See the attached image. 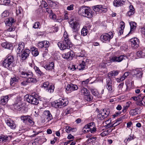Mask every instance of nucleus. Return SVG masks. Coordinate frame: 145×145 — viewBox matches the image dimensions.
<instances>
[{
    "label": "nucleus",
    "mask_w": 145,
    "mask_h": 145,
    "mask_svg": "<svg viewBox=\"0 0 145 145\" xmlns=\"http://www.w3.org/2000/svg\"><path fill=\"white\" fill-rule=\"evenodd\" d=\"M78 89V87L76 85L72 83L67 85L66 90L68 92H71L73 91L76 90Z\"/></svg>",
    "instance_id": "18"
},
{
    "label": "nucleus",
    "mask_w": 145,
    "mask_h": 145,
    "mask_svg": "<svg viewBox=\"0 0 145 145\" xmlns=\"http://www.w3.org/2000/svg\"><path fill=\"white\" fill-rule=\"evenodd\" d=\"M72 51H70L67 53H66L62 54V56L65 59L70 60L72 59L73 56Z\"/></svg>",
    "instance_id": "20"
},
{
    "label": "nucleus",
    "mask_w": 145,
    "mask_h": 145,
    "mask_svg": "<svg viewBox=\"0 0 145 145\" xmlns=\"http://www.w3.org/2000/svg\"><path fill=\"white\" fill-rule=\"evenodd\" d=\"M14 61L13 56H8L5 59L3 63V65L7 69H10L12 66V64Z\"/></svg>",
    "instance_id": "7"
},
{
    "label": "nucleus",
    "mask_w": 145,
    "mask_h": 145,
    "mask_svg": "<svg viewBox=\"0 0 145 145\" xmlns=\"http://www.w3.org/2000/svg\"><path fill=\"white\" fill-rule=\"evenodd\" d=\"M125 84L127 89H130L131 88L132 86L131 82H130L129 81L127 82H126Z\"/></svg>",
    "instance_id": "57"
},
{
    "label": "nucleus",
    "mask_w": 145,
    "mask_h": 145,
    "mask_svg": "<svg viewBox=\"0 0 145 145\" xmlns=\"http://www.w3.org/2000/svg\"><path fill=\"white\" fill-rule=\"evenodd\" d=\"M113 33L110 32L108 33H105L103 36H101V39L103 42H110V40L113 38Z\"/></svg>",
    "instance_id": "11"
},
{
    "label": "nucleus",
    "mask_w": 145,
    "mask_h": 145,
    "mask_svg": "<svg viewBox=\"0 0 145 145\" xmlns=\"http://www.w3.org/2000/svg\"><path fill=\"white\" fill-rule=\"evenodd\" d=\"M131 45L132 47L135 48H137L139 46V40L137 38L135 37L132 38L130 40Z\"/></svg>",
    "instance_id": "17"
},
{
    "label": "nucleus",
    "mask_w": 145,
    "mask_h": 145,
    "mask_svg": "<svg viewBox=\"0 0 145 145\" xmlns=\"http://www.w3.org/2000/svg\"><path fill=\"white\" fill-rule=\"evenodd\" d=\"M102 110L101 113L97 114V117L98 119L102 120L108 116L109 113L107 112L106 109H103Z\"/></svg>",
    "instance_id": "14"
},
{
    "label": "nucleus",
    "mask_w": 145,
    "mask_h": 145,
    "mask_svg": "<svg viewBox=\"0 0 145 145\" xmlns=\"http://www.w3.org/2000/svg\"><path fill=\"white\" fill-rule=\"evenodd\" d=\"M24 48V43L23 42H20L18 45V47L17 49L18 53L20 54L21 52Z\"/></svg>",
    "instance_id": "30"
},
{
    "label": "nucleus",
    "mask_w": 145,
    "mask_h": 145,
    "mask_svg": "<svg viewBox=\"0 0 145 145\" xmlns=\"http://www.w3.org/2000/svg\"><path fill=\"white\" fill-rule=\"evenodd\" d=\"M18 79L15 77L11 78L10 79V84L11 86H14L16 82L18 81Z\"/></svg>",
    "instance_id": "41"
},
{
    "label": "nucleus",
    "mask_w": 145,
    "mask_h": 145,
    "mask_svg": "<svg viewBox=\"0 0 145 145\" xmlns=\"http://www.w3.org/2000/svg\"><path fill=\"white\" fill-rule=\"evenodd\" d=\"M6 122L8 126L12 129H15L16 127V125L14 122L11 120H7Z\"/></svg>",
    "instance_id": "26"
},
{
    "label": "nucleus",
    "mask_w": 145,
    "mask_h": 145,
    "mask_svg": "<svg viewBox=\"0 0 145 145\" xmlns=\"http://www.w3.org/2000/svg\"><path fill=\"white\" fill-rule=\"evenodd\" d=\"M92 94L95 96L98 97L99 93L97 89L94 88H91L89 89Z\"/></svg>",
    "instance_id": "38"
},
{
    "label": "nucleus",
    "mask_w": 145,
    "mask_h": 145,
    "mask_svg": "<svg viewBox=\"0 0 145 145\" xmlns=\"http://www.w3.org/2000/svg\"><path fill=\"white\" fill-rule=\"evenodd\" d=\"M106 87L110 93H112L113 91V88L112 85V81L110 78H106Z\"/></svg>",
    "instance_id": "16"
},
{
    "label": "nucleus",
    "mask_w": 145,
    "mask_h": 145,
    "mask_svg": "<svg viewBox=\"0 0 145 145\" xmlns=\"http://www.w3.org/2000/svg\"><path fill=\"white\" fill-rule=\"evenodd\" d=\"M124 116H123L117 119L116 120V122L114 123H115V124H118L119 123H120V122L122 121V119L124 118Z\"/></svg>",
    "instance_id": "55"
},
{
    "label": "nucleus",
    "mask_w": 145,
    "mask_h": 145,
    "mask_svg": "<svg viewBox=\"0 0 145 145\" xmlns=\"http://www.w3.org/2000/svg\"><path fill=\"white\" fill-rule=\"evenodd\" d=\"M19 73L22 77L27 78L31 77L33 73L30 71L26 70L21 67L19 68Z\"/></svg>",
    "instance_id": "6"
},
{
    "label": "nucleus",
    "mask_w": 145,
    "mask_h": 145,
    "mask_svg": "<svg viewBox=\"0 0 145 145\" xmlns=\"http://www.w3.org/2000/svg\"><path fill=\"white\" fill-rule=\"evenodd\" d=\"M9 15V12L7 10H5L1 14V17L3 18Z\"/></svg>",
    "instance_id": "53"
},
{
    "label": "nucleus",
    "mask_w": 145,
    "mask_h": 145,
    "mask_svg": "<svg viewBox=\"0 0 145 145\" xmlns=\"http://www.w3.org/2000/svg\"><path fill=\"white\" fill-rule=\"evenodd\" d=\"M134 137V136L133 135H131L127 138L125 140L124 142H127L128 141H130L133 140L135 138Z\"/></svg>",
    "instance_id": "50"
},
{
    "label": "nucleus",
    "mask_w": 145,
    "mask_h": 145,
    "mask_svg": "<svg viewBox=\"0 0 145 145\" xmlns=\"http://www.w3.org/2000/svg\"><path fill=\"white\" fill-rule=\"evenodd\" d=\"M125 26L124 23L123 21L121 22H120V27L118 28L117 30L118 32V35H121L123 34Z\"/></svg>",
    "instance_id": "23"
},
{
    "label": "nucleus",
    "mask_w": 145,
    "mask_h": 145,
    "mask_svg": "<svg viewBox=\"0 0 145 145\" xmlns=\"http://www.w3.org/2000/svg\"><path fill=\"white\" fill-rule=\"evenodd\" d=\"M118 74V72L117 71H114L111 72L109 73L106 75V78H110L111 79V78L114 77L116 75H117Z\"/></svg>",
    "instance_id": "29"
},
{
    "label": "nucleus",
    "mask_w": 145,
    "mask_h": 145,
    "mask_svg": "<svg viewBox=\"0 0 145 145\" xmlns=\"http://www.w3.org/2000/svg\"><path fill=\"white\" fill-rule=\"evenodd\" d=\"M44 68L46 70L49 71H51L54 69V63L53 62H51L48 65H46L44 66Z\"/></svg>",
    "instance_id": "32"
},
{
    "label": "nucleus",
    "mask_w": 145,
    "mask_h": 145,
    "mask_svg": "<svg viewBox=\"0 0 145 145\" xmlns=\"http://www.w3.org/2000/svg\"><path fill=\"white\" fill-rule=\"evenodd\" d=\"M12 137L11 136H5L2 135L0 136V142H4L7 141H9L11 140Z\"/></svg>",
    "instance_id": "25"
},
{
    "label": "nucleus",
    "mask_w": 145,
    "mask_h": 145,
    "mask_svg": "<svg viewBox=\"0 0 145 145\" xmlns=\"http://www.w3.org/2000/svg\"><path fill=\"white\" fill-rule=\"evenodd\" d=\"M7 28L5 31V32H12L14 31L16 29V27L14 25H6Z\"/></svg>",
    "instance_id": "40"
},
{
    "label": "nucleus",
    "mask_w": 145,
    "mask_h": 145,
    "mask_svg": "<svg viewBox=\"0 0 145 145\" xmlns=\"http://www.w3.org/2000/svg\"><path fill=\"white\" fill-rule=\"evenodd\" d=\"M80 92L81 93L84 95L85 96L87 94L90 93L89 91L87 88H83L81 89Z\"/></svg>",
    "instance_id": "43"
},
{
    "label": "nucleus",
    "mask_w": 145,
    "mask_h": 145,
    "mask_svg": "<svg viewBox=\"0 0 145 145\" xmlns=\"http://www.w3.org/2000/svg\"><path fill=\"white\" fill-rule=\"evenodd\" d=\"M33 73H32V75L31 77L30 78H28V82L29 83H35L37 82L36 79L34 78H32Z\"/></svg>",
    "instance_id": "47"
},
{
    "label": "nucleus",
    "mask_w": 145,
    "mask_h": 145,
    "mask_svg": "<svg viewBox=\"0 0 145 145\" xmlns=\"http://www.w3.org/2000/svg\"><path fill=\"white\" fill-rule=\"evenodd\" d=\"M48 4L51 7H53L56 5V3L51 0H48Z\"/></svg>",
    "instance_id": "59"
},
{
    "label": "nucleus",
    "mask_w": 145,
    "mask_h": 145,
    "mask_svg": "<svg viewBox=\"0 0 145 145\" xmlns=\"http://www.w3.org/2000/svg\"><path fill=\"white\" fill-rule=\"evenodd\" d=\"M140 109V108H139L131 109L129 112L130 114L133 116L140 114L141 112Z\"/></svg>",
    "instance_id": "24"
},
{
    "label": "nucleus",
    "mask_w": 145,
    "mask_h": 145,
    "mask_svg": "<svg viewBox=\"0 0 145 145\" xmlns=\"http://www.w3.org/2000/svg\"><path fill=\"white\" fill-rule=\"evenodd\" d=\"M40 25V24L39 22H36L33 25V27L35 29L38 28L39 27Z\"/></svg>",
    "instance_id": "60"
},
{
    "label": "nucleus",
    "mask_w": 145,
    "mask_h": 145,
    "mask_svg": "<svg viewBox=\"0 0 145 145\" xmlns=\"http://www.w3.org/2000/svg\"><path fill=\"white\" fill-rule=\"evenodd\" d=\"M38 96L35 93H32L31 95H26L25 99L28 102L33 105H37L39 104Z\"/></svg>",
    "instance_id": "2"
},
{
    "label": "nucleus",
    "mask_w": 145,
    "mask_h": 145,
    "mask_svg": "<svg viewBox=\"0 0 145 145\" xmlns=\"http://www.w3.org/2000/svg\"><path fill=\"white\" fill-rule=\"evenodd\" d=\"M32 54L34 56H37L39 54L37 49L35 47H32L31 48Z\"/></svg>",
    "instance_id": "37"
},
{
    "label": "nucleus",
    "mask_w": 145,
    "mask_h": 145,
    "mask_svg": "<svg viewBox=\"0 0 145 145\" xmlns=\"http://www.w3.org/2000/svg\"><path fill=\"white\" fill-rule=\"evenodd\" d=\"M130 26L131 29L130 32H129L128 34L132 33V31H133L136 27V23L135 22H131L130 23Z\"/></svg>",
    "instance_id": "36"
},
{
    "label": "nucleus",
    "mask_w": 145,
    "mask_h": 145,
    "mask_svg": "<svg viewBox=\"0 0 145 145\" xmlns=\"http://www.w3.org/2000/svg\"><path fill=\"white\" fill-rule=\"evenodd\" d=\"M20 118L23 122L26 124H29V125H33L35 124L32 118L29 115H22L21 116Z\"/></svg>",
    "instance_id": "9"
},
{
    "label": "nucleus",
    "mask_w": 145,
    "mask_h": 145,
    "mask_svg": "<svg viewBox=\"0 0 145 145\" xmlns=\"http://www.w3.org/2000/svg\"><path fill=\"white\" fill-rule=\"evenodd\" d=\"M88 60V59H84L82 61V63L78 66L77 68L75 67L74 65H72L70 67V69L72 71L76 70V69L79 70L84 69L85 68V66H86V62H87Z\"/></svg>",
    "instance_id": "12"
},
{
    "label": "nucleus",
    "mask_w": 145,
    "mask_h": 145,
    "mask_svg": "<svg viewBox=\"0 0 145 145\" xmlns=\"http://www.w3.org/2000/svg\"><path fill=\"white\" fill-rule=\"evenodd\" d=\"M92 8L93 10L95 12H98L101 10V12H105L107 11L106 8H104L101 5H97L93 6Z\"/></svg>",
    "instance_id": "19"
},
{
    "label": "nucleus",
    "mask_w": 145,
    "mask_h": 145,
    "mask_svg": "<svg viewBox=\"0 0 145 145\" xmlns=\"http://www.w3.org/2000/svg\"><path fill=\"white\" fill-rule=\"evenodd\" d=\"M132 73L133 76L137 78H141L143 74L142 71L138 69L132 70Z\"/></svg>",
    "instance_id": "15"
},
{
    "label": "nucleus",
    "mask_w": 145,
    "mask_h": 145,
    "mask_svg": "<svg viewBox=\"0 0 145 145\" xmlns=\"http://www.w3.org/2000/svg\"><path fill=\"white\" fill-rule=\"evenodd\" d=\"M16 22V20L12 17H9L8 18L6 22V25H14V24Z\"/></svg>",
    "instance_id": "28"
},
{
    "label": "nucleus",
    "mask_w": 145,
    "mask_h": 145,
    "mask_svg": "<svg viewBox=\"0 0 145 145\" xmlns=\"http://www.w3.org/2000/svg\"><path fill=\"white\" fill-rule=\"evenodd\" d=\"M22 11V8L21 7H19L16 9V14L18 15L19 14H20Z\"/></svg>",
    "instance_id": "61"
},
{
    "label": "nucleus",
    "mask_w": 145,
    "mask_h": 145,
    "mask_svg": "<svg viewBox=\"0 0 145 145\" xmlns=\"http://www.w3.org/2000/svg\"><path fill=\"white\" fill-rule=\"evenodd\" d=\"M145 97V96L144 95L142 94H140L138 95L137 97H138L139 98V102H138V103H137V105H139V106H144L145 105V103L144 102H143L144 104H143L142 101L144 97Z\"/></svg>",
    "instance_id": "31"
},
{
    "label": "nucleus",
    "mask_w": 145,
    "mask_h": 145,
    "mask_svg": "<svg viewBox=\"0 0 145 145\" xmlns=\"http://www.w3.org/2000/svg\"><path fill=\"white\" fill-rule=\"evenodd\" d=\"M22 107V103L20 98H17L14 104L11 106L12 109L14 111H20Z\"/></svg>",
    "instance_id": "8"
},
{
    "label": "nucleus",
    "mask_w": 145,
    "mask_h": 145,
    "mask_svg": "<svg viewBox=\"0 0 145 145\" xmlns=\"http://www.w3.org/2000/svg\"><path fill=\"white\" fill-rule=\"evenodd\" d=\"M29 84V82H28L27 79L25 81H23L21 82V84L23 86H25Z\"/></svg>",
    "instance_id": "63"
},
{
    "label": "nucleus",
    "mask_w": 145,
    "mask_h": 145,
    "mask_svg": "<svg viewBox=\"0 0 145 145\" xmlns=\"http://www.w3.org/2000/svg\"><path fill=\"white\" fill-rule=\"evenodd\" d=\"M2 47L11 50L12 48V45L11 44L6 42H3L1 44Z\"/></svg>",
    "instance_id": "35"
},
{
    "label": "nucleus",
    "mask_w": 145,
    "mask_h": 145,
    "mask_svg": "<svg viewBox=\"0 0 145 145\" xmlns=\"http://www.w3.org/2000/svg\"><path fill=\"white\" fill-rule=\"evenodd\" d=\"M73 35L74 38L76 40H79L80 39V35L78 33V31H73Z\"/></svg>",
    "instance_id": "46"
},
{
    "label": "nucleus",
    "mask_w": 145,
    "mask_h": 145,
    "mask_svg": "<svg viewBox=\"0 0 145 145\" xmlns=\"http://www.w3.org/2000/svg\"><path fill=\"white\" fill-rule=\"evenodd\" d=\"M34 69L36 74L38 77H40L42 76L44 74V73L40 70L38 67L35 66L34 67Z\"/></svg>",
    "instance_id": "27"
},
{
    "label": "nucleus",
    "mask_w": 145,
    "mask_h": 145,
    "mask_svg": "<svg viewBox=\"0 0 145 145\" xmlns=\"http://www.w3.org/2000/svg\"><path fill=\"white\" fill-rule=\"evenodd\" d=\"M46 11L49 14L50 18L53 20L55 19H56V15L52 12V11L48 8H46Z\"/></svg>",
    "instance_id": "33"
},
{
    "label": "nucleus",
    "mask_w": 145,
    "mask_h": 145,
    "mask_svg": "<svg viewBox=\"0 0 145 145\" xmlns=\"http://www.w3.org/2000/svg\"><path fill=\"white\" fill-rule=\"evenodd\" d=\"M44 119L42 120L43 122L46 121V119L47 121H49L53 119V117L50 111L49 110H45L43 113V115Z\"/></svg>",
    "instance_id": "13"
},
{
    "label": "nucleus",
    "mask_w": 145,
    "mask_h": 145,
    "mask_svg": "<svg viewBox=\"0 0 145 145\" xmlns=\"http://www.w3.org/2000/svg\"><path fill=\"white\" fill-rule=\"evenodd\" d=\"M57 101V102L56 101L53 102L52 103V106L56 108H59V105L58 104V101Z\"/></svg>",
    "instance_id": "52"
},
{
    "label": "nucleus",
    "mask_w": 145,
    "mask_h": 145,
    "mask_svg": "<svg viewBox=\"0 0 145 145\" xmlns=\"http://www.w3.org/2000/svg\"><path fill=\"white\" fill-rule=\"evenodd\" d=\"M8 96H3L1 97V98L0 103L2 105H4L3 103H5L8 102Z\"/></svg>",
    "instance_id": "39"
},
{
    "label": "nucleus",
    "mask_w": 145,
    "mask_h": 145,
    "mask_svg": "<svg viewBox=\"0 0 145 145\" xmlns=\"http://www.w3.org/2000/svg\"><path fill=\"white\" fill-rule=\"evenodd\" d=\"M129 10L127 12V15L130 16L133 15L135 12V8L132 5H130L129 6Z\"/></svg>",
    "instance_id": "34"
},
{
    "label": "nucleus",
    "mask_w": 145,
    "mask_h": 145,
    "mask_svg": "<svg viewBox=\"0 0 145 145\" xmlns=\"http://www.w3.org/2000/svg\"><path fill=\"white\" fill-rule=\"evenodd\" d=\"M43 42V45H44L43 47L46 48L49 47L50 43L48 41H44Z\"/></svg>",
    "instance_id": "56"
},
{
    "label": "nucleus",
    "mask_w": 145,
    "mask_h": 145,
    "mask_svg": "<svg viewBox=\"0 0 145 145\" xmlns=\"http://www.w3.org/2000/svg\"><path fill=\"white\" fill-rule=\"evenodd\" d=\"M30 52V50L29 49L24 50L21 56V59L22 60H25L29 56Z\"/></svg>",
    "instance_id": "22"
},
{
    "label": "nucleus",
    "mask_w": 145,
    "mask_h": 145,
    "mask_svg": "<svg viewBox=\"0 0 145 145\" xmlns=\"http://www.w3.org/2000/svg\"><path fill=\"white\" fill-rule=\"evenodd\" d=\"M70 40L68 38V36L67 32H65L64 33L63 37L62 38L61 40Z\"/></svg>",
    "instance_id": "51"
},
{
    "label": "nucleus",
    "mask_w": 145,
    "mask_h": 145,
    "mask_svg": "<svg viewBox=\"0 0 145 145\" xmlns=\"http://www.w3.org/2000/svg\"><path fill=\"white\" fill-rule=\"evenodd\" d=\"M59 105V108H62L66 106L68 104V102L65 99H59L58 100Z\"/></svg>",
    "instance_id": "21"
},
{
    "label": "nucleus",
    "mask_w": 145,
    "mask_h": 145,
    "mask_svg": "<svg viewBox=\"0 0 145 145\" xmlns=\"http://www.w3.org/2000/svg\"><path fill=\"white\" fill-rule=\"evenodd\" d=\"M120 123H118V124H115V123H114L113 124H112L111 123H108L106 125H105V126L107 128H109V127H112L115 126H116V125H119Z\"/></svg>",
    "instance_id": "54"
},
{
    "label": "nucleus",
    "mask_w": 145,
    "mask_h": 145,
    "mask_svg": "<svg viewBox=\"0 0 145 145\" xmlns=\"http://www.w3.org/2000/svg\"><path fill=\"white\" fill-rule=\"evenodd\" d=\"M96 128L95 124L94 122H91L87 124L83 129V132L84 133L90 131L91 133H94L96 131Z\"/></svg>",
    "instance_id": "5"
},
{
    "label": "nucleus",
    "mask_w": 145,
    "mask_h": 145,
    "mask_svg": "<svg viewBox=\"0 0 145 145\" xmlns=\"http://www.w3.org/2000/svg\"><path fill=\"white\" fill-rule=\"evenodd\" d=\"M10 0H4V3L5 5L7 6H9L10 4Z\"/></svg>",
    "instance_id": "64"
},
{
    "label": "nucleus",
    "mask_w": 145,
    "mask_h": 145,
    "mask_svg": "<svg viewBox=\"0 0 145 145\" xmlns=\"http://www.w3.org/2000/svg\"><path fill=\"white\" fill-rule=\"evenodd\" d=\"M85 98L86 101H90L92 100L93 97L90 93L85 95Z\"/></svg>",
    "instance_id": "48"
},
{
    "label": "nucleus",
    "mask_w": 145,
    "mask_h": 145,
    "mask_svg": "<svg viewBox=\"0 0 145 145\" xmlns=\"http://www.w3.org/2000/svg\"><path fill=\"white\" fill-rule=\"evenodd\" d=\"M69 23L73 31L76 32L78 31L80 28L79 23L77 21H74V19H70Z\"/></svg>",
    "instance_id": "10"
},
{
    "label": "nucleus",
    "mask_w": 145,
    "mask_h": 145,
    "mask_svg": "<svg viewBox=\"0 0 145 145\" xmlns=\"http://www.w3.org/2000/svg\"><path fill=\"white\" fill-rule=\"evenodd\" d=\"M54 86L52 84H51L48 86V88L46 89V90L48 92L52 93L54 92Z\"/></svg>",
    "instance_id": "45"
},
{
    "label": "nucleus",
    "mask_w": 145,
    "mask_h": 145,
    "mask_svg": "<svg viewBox=\"0 0 145 145\" xmlns=\"http://www.w3.org/2000/svg\"><path fill=\"white\" fill-rule=\"evenodd\" d=\"M78 12L80 15L88 18H92L93 15V12L88 7L83 6L81 7L79 9Z\"/></svg>",
    "instance_id": "1"
},
{
    "label": "nucleus",
    "mask_w": 145,
    "mask_h": 145,
    "mask_svg": "<svg viewBox=\"0 0 145 145\" xmlns=\"http://www.w3.org/2000/svg\"><path fill=\"white\" fill-rule=\"evenodd\" d=\"M57 45L61 50H64L66 49H69L72 46V44L70 40H61V42L57 43Z\"/></svg>",
    "instance_id": "3"
},
{
    "label": "nucleus",
    "mask_w": 145,
    "mask_h": 145,
    "mask_svg": "<svg viewBox=\"0 0 145 145\" xmlns=\"http://www.w3.org/2000/svg\"><path fill=\"white\" fill-rule=\"evenodd\" d=\"M50 84H49V83L48 82H44L43 84V86L45 88L47 89L48 88V86Z\"/></svg>",
    "instance_id": "58"
},
{
    "label": "nucleus",
    "mask_w": 145,
    "mask_h": 145,
    "mask_svg": "<svg viewBox=\"0 0 145 145\" xmlns=\"http://www.w3.org/2000/svg\"><path fill=\"white\" fill-rule=\"evenodd\" d=\"M127 58V57L125 55H122L119 56H113L109 57V59L107 61L108 63L112 62H120L123 59Z\"/></svg>",
    "instance_id": "4"
},
{
    "label": "nucleus",
    "mask_w": 145,
    "mask_h": 145,
    "mask_svg": "<svg viewBox=\"0 0 145 145\" xmlns=\"http://www.w3.org/2000/svg\"><path fill=\"white\" fill-rule=\"evenodd\" d=\"M74 5L73 4H71L69 6H68L67 8V9L68 10H72L73 9Z\"/></svg>",
    "instance_id": "62"
},
{
    "label": "nucleus",
    "mask_w": 145,
    "mask_h": 145,
    "mask_svg": "<svg viewBox=\"0 0 145 145\" xmlns=\"http://www.w3.org/2000/svg\"><path fill=\"white\" fill-rule=\"evenodd\" d=\"M88 30L86 27H84L81 31V35L83 36H86L87 35Z\"/></svg>",
    "instance_id": "42"
},
{
    "label": "nucleus",
    "mask_w": 145,
    "mask_h": 145,
    "mask_svg": "<svg viewBox=\"0 0 145 145\" xmlns=\"http://www.w3.org/2000/svg\"><path fill=\"white\" fill-rule=\"evenodd\" d=\"M77 56L79 57H84L86 56V54L84 50H81L77 54Z\"/></svg>",
    "instance_id": "49"
},
{
    "label": "nucleus",
    "mask_w": 145,
    "mask_h": 145,
    "mask_svg": "<svg viewBox=\"0 0 145 145\" xmlns=\"http://www.w3.org/2000/svg\"><path fill=\"white\" fill-rule=\"evenodd\" d=\"M113 4L116 7L121 6L123 4L122 1L117 0H115L113 2Z\"/></svg>",
    "instance_id": "44"
}]
</instances>
